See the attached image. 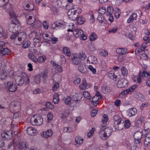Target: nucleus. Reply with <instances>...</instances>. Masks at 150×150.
<instances>
[{
  "label": "nucleus",
  "instance_id": "nucleus-1",
  "mask_svg": "<svg viewBox=\"0 0 150 150\" xmlns=\"http://www.w3.org/2000/svg\"><path fill=\"white\" fill-rule=\"evenodd\" d=\"M16 83L19 86H21L24 83L25 85H28L30 82L29 79L27 75L25 73L21 72L15 77Z\"/></svg>",
  "mask_w": 150,
  "mask_h": 150
},
{
  "label": "nucleus",
  "instance_id": "nucleus-2",
  "mask_svg": "<svg viewBox=\"0 0 150 150\" xmlns=\"http://www.w3.org/2000/svg\"><path fill=\"white\" fill-rule=\"evenodd\" d=\"M9 13L10 16V19L12 22L11 24V27L14 28L21 27L20 24L18 20L16 18V14L12 8L10 9Z\"/></svg>",
  "mask_w": 150,
  "mask_h": 150
},
{
  "label": "nucleus",
  "instance_id": "nucleus-3",
  "mask_svg": "<svg viewBox=\"0 0 150 150\" xmlns=\"http://www.w3.org/2000/svg\"><path fill=\"white\" fill-rule=\"evenodd\" d=\"M103 127H101L99 134L100 137L103 140L106 139L112 134V130L111 128L108 127L104 128Z\"/></svg>",
  "mask_w": 150,
  "mask_h": 150
},
{
  "label": "nucleus",
  "instance_id": "nucleus-4",
  "mask_svg": "<svg viewBox=\"0 0 150 150\" xmlns=\"http://www.w3.org/2000/svg\"><path fill=\"white\" fill-rule=\"evenodd\" d=\"M113 120L114 122V127L118 130H121L123 128L122 123L123 120L119 115H115L113 118Z\"/></svg>",
  "mask_w": 150,
  "mask_h": 150
},
{
  "label": "nucleus",
  "instance_id": "nucleus-5",
  "mask_svg": "<svg viewBox=\"0 0 150 150\" xmlns=\"http://www.w3.org/2000/svg\"><path fill=\"white\" fill-rule=\"evenodd\" d=\"M43 120L39 115H34L31 118L30 123L34 126H39L42 125Z\"/></svg>",
  "mask_w": 150,
  "mask_h": 150
},
{
  "label": "nucleus",
  "instance_id": "nucleus-6",
  "mask_svg": "<svg viewBox=\"0 0 150 150\" xmlns=\"http://www.w3.org/2000/svg\"><path fill=\"white\" fill-rule=\"evenodd\" d=\"M28 19L27 21V23L29 25H32V27L38 28L40 27L41 25V23L39 21H35L34 18L32 20V17L31 16H28Z\"/></svg>",
  "mask_w": 150,
  "mask_h": 150
},
{
  "label": "nucleus",
  "instance_id": "nucleus-7",
  "mask_svg": "<svg viewBox=\"0 0 150 150\" xmlns=\"http://www.w3.org/2000/svg\"><path fill=\"white\" fill-rule=\"evenodd\" d=\"M6 89L10 92H14L17 89V87L15 83L12 81H8L6 86Z\"/></svg>",
  "mask_w": 150,
  "mask_h": 150
},
{
  "label": "nucleus",
  "instance_id": "nucleus-8",
  "mask_svg": "<svg viewBox=\"0 0 150 150\" xmlns=\"http://www.w3.org/2000/svg\"><path fill=\"white\" fill-rule=\"evenodd\" d=\"M128 83L127 80L125 79H121L117 83V86L120 88H125L128 86Z\"/></svg>",
  "mask_w": 150,
  "mask_h": 150
},
{
  "label": "nucleus",
  "instance_id": "nucleus-9",
  "mask_svg": "<svg viewBox=\"0 0 150 150\" xmlns=\"http://www.w3.org/2000/svg\"><path fill=\"white\" fill-rule=\"evenodd\" d=\"M67 26L66 23L63 21H59L53 23L51 25L52 28H64Z\"/></svg>",
  "mask_w": 150,
  "mask_h": 150
},
{
  "label": "nucleus",
  "instance_id": "nucleus-10",
  "mask_svg": "<svg viewBox=\"0 0 150 150\" xmlns=\"http://www.w3.org/2000/svg\"><path fill=\"white\" fill-rule=\"evenodd\" d=\"M62 67L59 65L53 62V66L52 72L53 74H55L58 72H62Z\"/></svg>",
  "mask_w": 150,
  "mask_h": 150
},
{
  "label": "nucleus",
  "instance_id": "nucleus-11",
  "mask_svg": "<svg viewBox=\"0 0 150 150\" xmlns=\"http://www.w3.org/2000/svg\"><path fill=\"white\" fill-rule=\"evenodd\" d=\"M102 98V96L100 93L97 91V93L92 99V104L95 106H96L97 104H98L99 100Z\"/></svg>",
  "mask_w": 150,
  "mask_h": 150
},
{
  "label": "nucleus",
  "instance_id": "nucleus-12",
  "mask_svg": "<svg viewBox=\"0 0 150 150\" xmlns=\"http://www.w3.org/2000/svg\"><path fill=\"white\" fill-rule=\"evenodd\" d=\"M8 71L6 68H3L0 71V79L2 81L6 80L8 78Z\"/></svg>",
  "mask_w": 150,
  "mask_h": 150
},
{
  "label": "nucleus",
  "instance_id": "nucleus-13",
  "mask_svg": "<svg viewBox=\"0 0 150 150\" xmlns=\"http://www.w3.org/2000/svg\"><path fill=\"white\" fill-rule=\"evenodd\" d=\"M1 136L5 140H9L12 137V133L11 131H4L1 134Z\"/></svg>",
  "mask_w": 150,
  "mask_h": 150
},
{
  "label": "nucleus",
  "instance_id": "nucleus-14",
  "mask_svg": "<svg viewBox=\"0 0 150 150\" xmlns=\"http://www.w3.org/2000/svg\"><path fill=\"white\" fill-rule=\"evenodd\" d=\"M71 62L74 65H77L81 62V60L77 55H74L71 56Z\"/></svg>",
  "mask_w": 150,
  "mask_h": 150
},
{
  "label": "nucleus",
  "instance_id": "nucleus-15",
  "mask_svg": "<svg viewBox=\"0 0 150 150\" xmlns=\"http://www.w3.org/2000/svg\"><path fill=\"white\" fill-rule=\"evenodd\" d=\"M20 103L18 101H14L11 102L10 108L12 110H18L20 109Z\"/></svg>",
  "mask_w": 150,
  "mask_h": 150
},
{
  "label": "nucleus",
  "instance_id": "nucleus-16",
  "mask_svg": "<svg viewBox=\"0 0 150 150\" xmlns=\"http://www.w3.org/2000/svg\"><path fill=\"white\" fill-rule=\"evenodd\" d=\"M142 136V133L141 131H138L134 133V137L136 144H138L140 143Z\"/></svg>",
  "mask_w": 150,
  "mask_h": 150
},
{
  "label": "nucleus",
  "instance_id": "nucleus-17",
  "mask_svg": "<svg viewBox=\"0 0 150 150\" xmlns=\"http://www.w3.org/2000/svg\"><path fill=\"white\" fill-rule=\"evenodd\" d=\"M10 38L11 39H14V42L16 45H19L21 43L22 39L21 38L16 36V35H12L10 36Z\"/></svg>",
  "mask_w": 150,
  "mask_h": 150
},
{
  "label": "nucleus",
  "instance_id": "nucleus-18",
  "mask_svg": "<svg viewBox=\"0 0 150 150\" xmlns=\"http://www.w3.org/2000/svg\"><path fill=\"white\" fill-rule=\"evenodd\" d=\"M28 133L30 135L34 136L37 134L38 130L35 127H30L27 129Z\"/></svg>",
  "mask_w": 150,
  "mask_h": 150
},
{
  "label": "nucleus",
  "instance_id": "nucleus-19",
  "mask_svg": "<svg viewBox=\"0 0 150 150\" xmlns=\"http://www.w3.org/2000/svg\"><path fill=\"white\" fill-rule=\"evenodd\" d=\"M65 0H53V2L59 7H65L67 4Z\"/></svg>",
  "mask_w": 150,
  "mask_h": 150
},
{
  "label": "nucleus",
  "instance_id": "nucleus-20",
  "mask_svg": "<svg viewBox=\"0 0 150 150\" xmlns=\"http://www.w3.org/2000/svg\"><path fill=\"white\" fill-rule=\"evenodd\" d=\"M91 85L90 84H87L86 80L83 79L82 81L81 84L79 86L80 89L83 90L90 87Z\"/></svg>",
  "mask_w": 150,
  "mask_h": 150
},
{
  "label": "nucleus",
  "instance_id": "nucleus-21",
  "mask_svg": "<svg viewBox=\"0 0 150 150\" xmlns=\"http://www.w3.org/2000/svg\"><path fill=\"white\" fill-rule=\"evenodd\" d=\"M78 69L82 73L86 74L88 72L87 67L84 64H80L78 67Z\"/></svg>",
  "mask_w": 150,
  "mask_h": 150
},
{
  "label": "nucleus",
  "instance_id": "nucleus-22",
  "mask_svg": "<svg viewBox=\"0 0 150 150\" xmlns=\"http://www.w3.org/2000/svg\"><path fill=\"white\" fill-rule=\"evenodd\" d=\"M68 14L69 18L72 20H75L77 17V14H76L72 9L68 11Z\"/></svg>",
  "mask_w": 150,
  "mask_h": 150
},
{
  "label": "nucleus",
  "instance_id": "nucleus-23",
  "mask_svg": "<svg viewBox=\"0 0 150 150\" xmlns=\"http://www.w3.org/2000/svg\"><path fill=\"white\" fill-rule=\"evenodd\" d=\"M53 132L51 129H48L46 132H43L41 134V136L47 138L51 136Z\"/></svg>",
  "mask_w": 150,
  "mask_h": 150
},
{
  "label": "nucleus",
  "instance_id": "nucleus-24",
  "mask_svg": "<svg viewBox=\"0 0 150 150\" xmlns=\"http://www.w3.org/2000/svg\"><path fill=\"white\" fill-rule=\"evenodd\" d=\"M87 61L89 63L96 64L97 62V58L95 56L91 55L88 57Z\"/></svg>",
  "mask_w": 150,
  "mask_h": 150
},
{
  "label": "nucleus",
  "instance_id": "nucleus-25",
  "mask_svg": "<svg viewBox=\"0 0 150 150\" xmlns=\"http://www.w3.org/2000/svg\"><path fill=\"white\" fill-rule=\"evenodd\" d=\"M73 33L76 37L81 36L83 33V31L80 29H73Z\"/></svg>",
  "mask_w": 150,
  "mask_h": 150
},
{
  "label": "nucleus",
  "instance_id": "nucleus-26",
  "mask_svg": "<svg viewBox=\"0 0 150 150\" xmlns=\"http://www.w3.org/2000/svg\"><path fill=\"white\" fill-rule=\"evenodd\" d=\"M117 53L120 55H126L127 52V49L125 48H118L116 50Z\"/></svg>",
  "mask_w": 150,
  "mask_h": 150
},
{
  "label": "nucleus",
  "instance_id": "nucleus-27",
  "mask_svg": "<svg viewBox=\"0 0 150 150\" xmlns=\"http://www.w3.org/2000/svg\"><path fill=\"white\" fill-rule=\"evenodd\" d=\"M127 111L128 112V115L130 117L136 115L137 112V109L134 108L129 109Z\"/></svg>",
  "mask_w": 150,
  "mask_h": 150
},
{
  "label": "nucleus",
  "instance_id": "nucleus-28",
  "mask_svg": "<svg viewBox=\"0 0 150 150\" xmlns=\"http://www.w3.org/2000/svg\"><path fill=\"white\" fill-rule=\"evenodd\" d=\"M137 17V15L135 13H133L130 15L129 18L128 19L127 22L128 23H130L133 21L134 20L136 19Z\"/></svg>",
  "mask_w": 150,
  "mask_h": 150
},
{
  "label": "nucleus",
  "instance_id": "nucleus-29",
  "mask_svg": "<svg viewBox=\"0 0 150 150\" xmlns=\"http://www.w3.org/2000/svg\"><path fill=\"white\" fill-rule=\"evenodd\" d=\"M144 143L146 146L150 144V133H148L145 134Z\"/></svg>",
  "mask_w": 150,
  "mask_h": 150
},
{
  "label": "nucleus",
  "instance_id": "nucleus-30",
  "mask_svg": "<svg viewBox=\"0 0 150 150\" xmlns=\"http://www.w3.org/2000/svg\"><path fill=\"white\" fill-rule=\"evenodd\" d=\"M108 120V117L107 115H104L103 116L102 119V124L101 127H104L106 125V122Z\"/></svg>",
  "mask_w": 150,
  "mask_h": 150
},
{
  "label": "nucleus",
  "instance_id": "nucleus-31",
  "mask_svg": "<svg viewBox=\"0 0 150 150\" xmlns=\"http://www.w3.org/2000/svg\"><path fill=\"white\" fill-rule=\"evenodd\" d=\"M121 74L123 76H126L128 74V71L127 68L124 66H122L121 68Z\"/></svg>",
  "mask_w": 150,
  "mask_h": 150
},
{
  "label": "nucleus",
  "instance_id": "nucleus-32",
  "mask_svg": "<svg viewBox=\"0 0 150 150\" xmlns=\"http://www.w3.org/2000/svg\"><path fill=\"white\" fill-rule=\"evenodd\" d=\"M85 21V19L84 17L82 16H80L78 17L77 19V24L78 25L83 24Z\"/></svg>",
  "mask_w": 150,
  "mask_h": 150
},
{
  "label": "nucleus",
  "instance_id": "nucleus-33",
  "mask_svg": "<svg viewBox=\"0 0 150 150\" xmlns=\"http://www.w3.org/2000/svg\"><path fill=\"white\" fill-rule=\"evenodd\" d=\"M114 9L112 7L108 6L107 8V12L106 15L107 16H110L112 14Z\"/></svg>",
  "mask_w": 150,
  "mask_h": 150
},
{
  "label": "nucleus",
  "instance_id": "nucleus-34",
  "mask_svg": "<svg viewBox=\"0 0 150 150\" xmlns=\"http://www.w3.org/2000/svg\"><path fill=\"white\" fill-rule=\"evenodd\" d=\"M63 52L64 54H65L68 57H70L71 55V52L68 47H64L63 48Z\"/></svg>",
  "mask_w": 150,
  "mask_h": 150
},
{
  "label": "nucleus",
  "instance_id": "nucleus-35",
  "mask_svg": "<svg viewBox=\"0 0 150 150\" xmlns=\"http://www.w3.org/2000/svg\"><path fill=\"white\" fill-rule=\"evenodd\" d=\"M59 95L57 93H55L53 95V101L55 104H57L59 102Z\"/></svg>",
  "mask_w": 150,
  "mask_h": 150
},
{
  "label": "nucleus",
  "instance_id": "nucleus-36",
  "mask_svg": "<svg viewBox=\"0 0 150 150\" xmlns=\"http://www.w3.org/2000/svg\"><path fill=\"white\" fill-rule=\"evenodd\" d=\"M83 142V139L79 136H77L75 138V142L78 144H81Z\"/></svg>",
  "mask_w": 150,
  "mask_h": 150
},
{
  "label": "nucleus",
  "instance_id": "nucleus-37",
  "mask_svg": "<svg viewBox=\"0 0 150 150\" xmlns=\"http://www.w3.org/2000/svg\"><path fill=\"white\" fill-rule=\"evenodd\" d=\"M25 9L26 10H32L34 8V6L33 4H26L24 5Z\"/></svg>",
  "mask_w": 150,
  "mask_h": 150
},
{
  "label": "nucleus",
  "instance_id": "nucleus-38",
  "mask_svg": "<svg viewBox=\"0 0 150 150\" xmlns=\"http://www.w3.org/2000/svg\"><path fill=\"white\" fill-rule=\"evenodd\" d=\"M98 37L96 34L94 33L91 34L89 37L90 41H93L95 40Z\"/></svg>",
  "mask_w": 150,
  "mask_h": 150
},
{
  "label": "nucleus",
  "instance_id": "nucleus-39",
  "mask_svg": "<svg viewBox=\"0 0 150 150\" xmlns=\"http://www.w3.org/2000/svg\"><path fill=\"white\" fill-rule=\"evenodd\" d=\"M0 53H1L3 55H8L10 54V50L8 48H5L2 50L0 51Z\"/></svg>",
  "mask_w": 150,
  "mask_h": 150
},
{
  "label": "nucleus",
  "instance_id": "nucleus-40",
  "mask_svg": "<svg viewBox=\"0 0 150 150\" xmlns=\"http://www.w3.org/2000/svg\"><path fill=\"white\" fill-rule=\"evenodd\" d=\"M114 14L116 18H118L121 13L120 10L117 8H115L114 9Z\"/></svg>",
  "mask_w": 150,
  "mask_h": 150
},
{
  "label": "nucleus",
  "instance_id": "nucleus-41",
  "mask_svg": "<svg viewBox=\"0 0 150 150\" xmlns=\"http://www.w3.org/2000/svg\"><path fill=\"white\" fill-rule=\"evenodd\" d=\"M97 20L101 23H105V19L104 16L101 14L98 15Z\"/></svg>",
  "mask_w": 150,
  "mask_h": 150
},
{
  "label": "nucleus",
  "instance_id": "nucleus-42",
  "mask_svg": "<svg viewBox=\"0 0 150 150\" xmlns=\"http://www.w3.org/2000/svg\"><path fill=\"white\" fill-rule=\"evenodd\" d=\"M48 73V71L45 70L43 73H42L40 74V75L43 77V81L44 83H46L45 79L47 78V75Z\"/></svg>",
  "mask_w": 150,
  "mask_h": 150
},
{
  "label": "nucleus",
  "instance_id": "nucleus-43",
  "mask_svg": "<svg viewBox=\"0 0 150 150\" xmlns=\"http://www.w3.org/2000/svg\"><path fill=\"white\" fill-rule=\"evenodd\" d=\"M108 76L109 78L114 80L117 77L116 75H115L113 71H111L108 73Z\"/></svg>",
  "mask_w": 150,
  "mask_h": 150
},
{
  "label": "nucleus",
  "instance_id": "nucleus-44",
  "mask_svg": "<svg viewBox=\"0 0 150 150\" xmlns=\"http://www.w3.org/2000/svg\"><path fill=\"white\" fill-rule=\"evenodd\" d=\"M123 128L125 127L126 128H128L130 125V121L129 120H126L124 122L122 123Z\"/></svg>",
  "mask_w": 150,
  "mask_h": 150
},
{
  "label": "nucleus",
  "instance_id": "nucleus-45",
  "mask_svg": "<svg viewBox=\"0 0 150 150\" xmlns=\"http://www.w3.org/2000/svg\"><path fill=\"white\" fill-rule=\"evenodd\" d=\"M46 59V57L44 55L40 56L38 59V62L42 63L44 62Z\"/></svg>",
  "mask_w": 150,
  "mask_h": 150
},
{
  "label": "nucleus",
  "instance_id": "nucleus-46",
  "mask_svg": "<svg viewBox=\"0 0 150 150\" xmlns=\"http://www.w3.org/2000/svg\"><path fill=\"white\" fill-rule=\"evenodd\" d=\"M69 111L68 110H66L64 112L62 113L61 118L64 119L68 117L69 115Z\"/></svg>",
  "mask_w": 150,
  "mask_h": 150
},
{
  "label": "nucleus",
  "instance_id": "nucleus-47",
  "mask_svg": "<svg viewBox=\"0 0 150 150\" xmlns=\"http://www.w3.org/2000/svg\"><path fill=\"white\" fill-rule=\"evenodd\" d=\"M21 146L22 148H24V150H28L29 148L28 143L25 142H23L21 143Z\"/></svg>",
  "mask_w": 150,
  "mask_h": 150
},
{
  "label": "nucleus",
  "instance_id": "nucleus-48",
  "mask_svg": "<svg viewBox=\"0 0 150 150\" xmlns=\"http://www.w3.org/2000/svg\"><path fill=\"white\" fill-rule=\"evenodd\" d=\"M78 56L81 58V59L85 60L87 57V56L84 52H82L81 53H80L79 54L77 55Z\"/></svg>",
  "mask_w": 150,
  "mask_h": 150
},
{
  "label": "nucleus",
  "instance_id": "nucleus-49",
  "mask_svg": "<svg viewBox=\"0 0 150 150\" xmlns=\"http://www.w3.org/2000/svg\"><path fill=\"white\" fill-rule=\"evenodd\" d=\"M72 9L74 11L76 14L77 15L81 13L82 11L81 9L80 8L72 7Z\"/></svg>",
  "mask_w": 150,
  "mask_h": 150
},
{
  "label": "nucleus",
  "instance_id": "nucleus-50",
  "mask_svg": "<svg viewBox=\"0 0 150 150\" xmlns=\"http://www.w3.org/2000/svg\"><path fill=\"white\" fill-rule=\"evenodd\" d=\"M30 44V42L29 41H27L23 44L22 47L23 48H26L28 47Z\"/></svg>",
  "mask_w": 150,
  "mask_h": 150
},
{
  "label": "nucleus",
  "instance_id": "nucleus-51",
  "mask_svg": "<svg viewBox=\"0 0 150 150\" xmlns=\"http://www.w3.org/2000/svg\"><path fill=\"white\" fill-rule=\"evenodd\" d=\"M89 49L92 51H94L96 49V47L94 44V43L91 42L88 46Z\"/></svg>",
  "mask_w": 150,
  "mask_h": 150
},
{
  "label": "nucleus",
  "instance_id": "nucleus-52",
  "mask_svg": "<svg viewBox=\"0 0 150 150\" xmlns=\"http://www.w3.org/2000/svg\"><path fill=\"white\" fill-rule=\"evenodd\" d=\"M98 13L102 14H104L106 12V8L103 6L100 8L98 11Z\"/></svg>",
  "mask_w": 150,
  "mask_h": 150
},
{
  "label": "nucleus",
  "instance_id": "nucleus-53",
  "mask_svg": "<svg viewBox=\"0 0 150 150\" xmlns=\"http://www.w3.org/2000/svg\"><path fill=\"white\" fill-rule=\"evenodd\" d=\"M83 95L85 98L88 99H90L91 98L90 94L87 91H84L83 92Z\"/></svg>",
  "mask_w": 150,
  "mask_h": 150
},
{
  "label": "nucleus",
  "instance_id": "nucleus-54",
  "mask_svg": "<svg viewBox=\"0 0 150 150\" xmlns=\"http://www.w3.org/2000/svg\"><path fill=\"white\" fill-rule=\"evenodd\" d=\"M46 106L48 109H52L54 108V106L52 105L51 103L49 102H47L45 103Z\"/></svg>",
  "mask_w": 150,
  "mask_h": 150
},
{
  "label": "nucleus",
  "instance_id": "nucleus-55",
  "mask_svg": "<svg viewBox=\"0 0 150 150\" xmlns=\"http://www.w3.org/2000/svg\"><path fill=\"white\" fill-rule=\"evenodd\" d=\"M41 40V39L38 36L34 38L33 40V42L34 43V45H35L36 44L40 42Z\"/></svg>",
  "mask_w": 150,
  "mask_h": 150
},
{
  "label": "nucleus",
  "instance_id": "nucleus-56",
  "mask_svg": "<svg viewBox=\"0 0 150 150\" xmlns=\"http://www.w3.org/2000/svg\"><path fill=\"white\" fill-rule=\"evenodd\" d=\"M34 81L36 83H39L40 82V76L39 75L36 76L35 78Z\"/></svg>",
  "mask_w": 150,
  "mask_h": 150
},
{
  "label": "nucleus",
  "instance_id": "nucleus-57",
  "mask_svg": "<svg viewBox=\"0 0 150 150\" xmlns=\"http://www.w3.org/2000/svg\"><path fill=\"white\" fill-rule=\"evenodd\" d=\"M71 100V97L69 96H67L65 98V103L68 105L69 104Z\"/></svg>",
  "mask_w": 150,
  "mask_h": 150
},
{
  "label": "nucleus",
  "instance_id": "nucleus-58",
  "mask_svg": "<svg viewBox=\"0 0 150 150\" xmlns=\"http://www.w3.org/2000/svg\"><path fill=\"white\" fill-rule=\"evenodd\" d=\"M136 95H137L139 96V97L137 98L139 100L142 101H144V97L142 94L139 93L136 94Z\"/></svg>",
  "mask_w": 150,
  "mask_h": 150
},
{
  "label": "nucleus",
  "instance_id": "nucleus-59",
  "mask_svg": "<svg viewBox=\"0 0 150 150\" xmlns=\"http://www.w3.org/2000/svg\"><path fill=\"white\" fill-rule=\"evenodd\" d=\"M10 31L13 32V34L12 35H16V36H17V35L19 33V32L17 29H11L10 30Z\"/></svg>",
  "mask_w": 150,
  "mask_h": 150
},
{
  "label": "nucleus",
  "instance_id": "nucleus-60",
  "mask_svg": "<svg viewBox=\"0 0 150 150\" xmlns=\"http://www.w3.org/2000/svg\"><path fill=\"white\" fill-rule=\"evenodd\" d=\"M73 103H74V106L76 107L79 106L81 104L80 101L77 99L76 100H74Z\"/></svg>",
  "mask_w": 150,
  "mask_h": 150
},
{
  "label": "nucleus",
  "instance_id": "nucleus-61",
  "mask_svg": "<svg viewBox=\"0 0 150 150\" xmlns=\"http://www.w3.org/2000/svg\"><path fill=\"white\" fill-rule=\"evenodd\" d=\"M88 69L93 74L96 73V69L93 68L92 66L90 65L88 67Z\"/></svg>",
  "mask_w": 150,
  "mask_h": 150
},
{
  "label": "nucleus",
  "instance_id": "nucleus-62",
  "mask_svg": "<svg viewBox=\"0 0 150 150\" xmlns=\"http://www.w3.org/2000/svg\"><path fill=\"white\" fill-rule=\"evenodd\" d=\"M53 115L50 113H49L47 115V117L48 119V122H49L50 121H51L53 119Z\"/></svg>",
  "mask_w": 150,
  "mask_h": 150
},
{
  "label": "nucleus",
  "instance_id": "nucleus-63",
  "mask_svg": "<svg viewBox=\"0 0 150 150\" xmlns=\"http://www.w3.org/2000/svg\"><path fill=\"white\" fill-rule=\"evenodd\" d=\"M98 110V109L96 108L94 110H92L91 113V116L93 117H94L96 116L97 114Z\"/></svg>",
  "mask_w": 150,
  "mask_h": 150
},
{
  "label": "nucleus",
  "instance_id": "nucleus-64",
  "mask_svg": "<svg viewBox=\"0 0 150 150\" xmlns=\"http://www.w3.org/2000/svg\"><path fill=\"white\" fill-rule=\"evenodd\" d=\"M101 91L104 93H106L108 92V89L105 86H103L101 87Z\"/></svg>",
  "mask_w": 150,
  "mask_h": 150
}]
</instances>
